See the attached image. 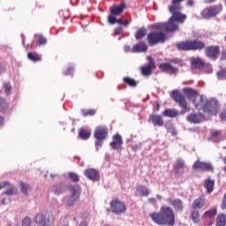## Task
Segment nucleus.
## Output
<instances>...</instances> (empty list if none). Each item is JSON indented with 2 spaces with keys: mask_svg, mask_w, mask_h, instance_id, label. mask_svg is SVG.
Wrapping results in <instances>:
<instances>
[{
  "mask_svg": "<svg viewBox=\"0 0 226 226\" xmlns=\"http://www.w3.org/2000/svg\"><path fill=\"white\" fill-rule=\"evenodd\" d=\"M176 47L177 50H183L185 52H188L190 50H204L205 49V56L209 59H214L216 61L218 57H220V46L218 45H211L206 47V42L198 40H186L184 41L177 42Z\"/></svg>",
  "mask_w": 226,
  "mask_h": 226,
  "instance_id": "obj_1",
  "label": "nucleus"
},
{
  "mask_svg": "<svg viewBox=\"0 0 226 226\" xmlns=\"http://www.w3.org/2000/svg\"><path fill=\"white\" fill-rule=\"evenodd\" d=\"M168 10L172 16L164 22V29L166 33H174L179 29L177 24H183L186 20V14L181 13V5H176V4L170 5Z\"/></svg>",
  "mask_w": 226,
  "mask_h": 226,
  "instance_id": "obj_2",
  "label": "nucleus"
},
{
  "mask_svg": "<svg viewBox=\"0 0 226 226\" xmlns=\"http://www.w3.org/2000/svg\"><path fill=\"white\" fill-rule=\"evenodd\" d=\"M149 216L157 225L174 226L176 224V215L170 207L162 206L159 212H154Z\"/></svg>",
  "mask_w": 226,
  "mask_h": 226,
  "instance_id": "obj_3",
  "label": "nucleus"
},
{
  "mask_svg": "<svg viewBox=\"0 0 226 226\" xmlns=\"http://www.w3.org/2000/svg\"><path fill=\"white\" fill-rule=\"evenodd\" d=\"M193 103L198 110H203L205 114H208L209 116H216L218 110H220L217 101H207L202 96L196 97Z\"/></svg>",
  "mask_w": 226,
  "mask_h": 226,
  "instance_id": "obj_4",
  "label": "nucleus"
},
{
  "mask_svg": "<svg viewBox=\"0 0 226 226\" xmlns=\"http://www.w3.org/2000/svg\"><path fill=\"white\" fill-rule=\"evenodd\" d=\"M38 226H54V214L52 212L37 213L34 218Z\"/></svg>",
  "mask_w": 226,
  "mask_h": 226,
  "instance_id": "obj_5",
  "label": "nucleus"
},
{
  "mask_svg": "<svg viewBox=\"0 0 226 226\" xmlns=\"http://www.w3.org/2000/svg\"><path fill=\"white\" fill-rule=\"evenodd\" d=\"M147 40L148 45L154 47V45H158V43H165L167 35L163 32L154 31L147 34Z\"/></svg>",
  "mask_w": 226,
  "mask_h": 226,
  "instance_id": "obj_6",
  "label": "nucleus"
},
{
  "mask_svg": "<svg viewBox=\"0 0 226 226\" xmlns=\"http://www.w3.org/2000/svg\"><path fill=\"white\" fill-rule=\"evenodd\" d=\"M109 135V128L105 125L97 126L94 132V137L95 139V146L102 147L103 146V140L107 139Z\"/></svg>",
  "mask_w": 226,
  "mask_h": 226,
  "instance_id": "obj_7",
  "label": "nucleus"
},
{
  "mask_svg": "<svg viewBox=\"0 0 226 226\" xmlns=\"http://www.w3.org/2000/svg\"><path fill=\"white\" fill-rule=\"evenodd\" d=\"M69 190L71 195L67 199L66 204L72 207V206H75V202L79 201V199H80V193L82 192V190L79 185H71Z\"/></svg>",
  "mask_w": 226,
  "mask_h": 226,
  "instance_id": "obj_8",
  "label": "nucleus"
},
{
  "mask_svg": "<svg viewBox=\"0 0 226 226\" xmlns=\"http://www.w3.org/2000/svg\"><path fill=\"white\" fill-rule=\"evenodd\" d=\"M171 96L174 102L178 103L180 109H182L183 112H190V108H188V102H186V98L179 90H174L171 94Z\"/></svg>",
  "mask_w": 226,
  "mask_h": 226,
  "instance_id": "obj_9",
  "label": "nucleus"
},
{
  "mask_svg": "<svg viewBox=\"0 0 226 226\" xmlns=\"http://www.w3.org/2000/svg\"><path fill=\"white\" fill-rule=\"evenodd\" d=\"M110 209L115 215H121L126 212V205L119 199H114L110 201Z\"/></svg>",
  "mask_w": 226,
  "mask_h": 226,
  "instance_id": "obj_10",
  "label": "nucleus"
},
{
  "mask_svg": "<svg viewBox=\"0 0 226 226\" xmlns=\"http://www.w3.org/2000/svg\"><path fill=\"white\" fill-rule=\"evenodd\" d=\"M147 61H148L147 65H144L140 68L144 77H149V75L153 73V70H156V64L152 56H147Z\"/></svg>",
  "mask_w": 226,
  "mask_h": 226,
  "instance_id": "obj_11",
  "label": "nucleus"
},
{
  "mask_svg": "<svg viewBox=\"0 0 226 226\" xmlns=\"http://www.w3.org/2000/svg\"><path fill=\"white\" fill-rule=\"evenodd\" d=\"M192 169L194 170H202V172H213L215 170L213 164L200 161H196L192 165Z\"/></svg>",
  "mask_w": 226,
  "mask_h": 226,
  "instance_id": "obj_12",
  "label": "nucleus"
},
{
  "mask_svg": "<svg viewBox=\"0 0 226 226\" xmlns=\"http://www.w3.org/2000/svg\"><path fill=\"white\" fill-rule=\"evenodd\" d=\"M220 11H222V6L207 7L202 11V17L211 19V17H216Z\"/></svg>",
  "mask_w": 226,
  "mask_h": 226,
  "instance_id": "obj_13",
  "label": "nucleus"
},
{
  "mask_svg": "<svg viewBox=\"0 0 226 226\" xmlns=\"http://www.w3.org/2000/svg\"><path fill=\"white\" fill-rule=\"evenodd\" d=\"M167 202H169L175 209L176 213H183L185 209V203L183 202V200L181 199H170L169 198L167 200Z\"/></svg>",
  "mask_w": 226,
  "mask_h": 226,
  "instance_id": "obj_14",
  "label": "nucleus"
},
{
  "mask_svg": "<svg viewBox=\"0 0 226 226\" xmlns=\"http://www.w3.org/2000/svg\"><path fill=\"white\" fill-rule=\"evenodd\" d=\"M126 8V4L124 3H121L119 5H113L109 7L110 15L109 17H119L124 9Z\"/></svg>",
  "mask_w": 226,
  "mask_h": 226,
  "instance_id": "obj_15",
  "label": "nucleus"
},
{
  "mask_svg": "<svg viewBox=\"0 0 226 226\" xmlns=\"http://www.w3.org/2000/svg\"><path fill=\"white\" fill-rule=\"evenodd\" d=\"M110 147L114 149L115 151H117L119 149H123V138L119 134H116L113 136L112 142L109 143Z\"/></svg>",
  "mask_w": 226,
  "mask_h": 226,
  "instance_id": "obj_16",
  "label": "nucleus"
},
{
  "mask_svg": "<svg viewBox=\"0 0 226 226\" xmlns=\"http://www.w3.org/2000/svg\"><path fill=\"white\" fill-rule=\"evenodd\" d=\"M159 70L162 72H169L170 73L176 75L177 72H179V69L177 67H175L170 63H162L159 64Z\"/></svg>",
  "mask_w": 226,
  "mask_h": 226,
  "instance_id": "obj_17",
  "label": "nucleus"
},
{
  "mask_svg": "<svg viewBox=\"0 0 226 226\" xmlns=\"http://www.w3.org/2000/svg\"><path fill=\"white\" fill-rule=\"evenodd\" d=\"M85 176L92 181H98L100 179V173L95 169H87L85 170Z\"/></svg>",
  "mask_w": 226,
  "mask_h": 226,
  "instance_id": "obj_18",
  "label": "nucleus"
},
{
  "mask_svg": "<svg viewBox=\"0 0 226 226\" xmlns=\"http://www.w3.org/2000/svg\"><path fill=\"white\" fill-rule=\"evenodd\" d=\"M191 64L196 70H200V68H204V66H206V62H204V60H202V58H200L199 56L192 57L191 58Z\"/></svg>",
  "mask_w": 226,
  "mask_h": 226,
  "instance_id": "obj_19",
  "label": "nucleus"
},
{
  "mask_svg": "<svg viewBox=\"0 0 226 226\" xmlns=\"http://www.w3.org/2000/svg\"><path fill=\"white\" fill-rule=\"evenodd\" d=\"M206 206V199L200 197L192 201V208L194 210L202 209Z\"/></svg>",
  "mask_w": 226,
  "mask_h": 226,
  "instance_id": "obj_20",
  "label": "nucleus"
},
{
  "mask_svg": "<svg viewBox=\"0 0 226 226\" xmlns=\"http://www.w3.org/2000/svg\"><path fill=\"white\" fill-rule=\"evenodd\" d=\"M149 121L154 126H163V118L160 115H150Z\"/></svg>",
  "mask_w": 226,
  "mask_h": 226,
  "instance_id": "obj_21",
  "label": "nucleus"
},
{
  "mask_svg": "<svg viewBox=\"0 0 226 226\" xmlns=\"http://www.w3.org/2000/svg\"><path fill=\"white\" fill-rule=\"evenodd\" d=\"M185 167H186L185 160L182 158H177L175 162V164L173 165L175 174H179V170L185 169Z\"/></svg>",
  "mask_w": 226,
  "mask_h": 226,
  "instance_id": "obj_22",
  "label": "nucleus"
},
{
  "mask_svg": "<svg viewBox=\"0 0 226 226\" xmlns=\"http://www.w3.org/2000/svg\"><path fill=\"white\" fill-rule=\"evenodd\" d=\"M132 52L140 53L147 52V44L144 41L138 42L132 47Z\"/></svg>",
  "mask_w": 226,
  "mask_h": 226,
  "instance_id": "obj_23",
  "label": "nucleus"
},
{
  "mask_svg": "<svg viewBox=\"0 0 226 226\" xmlns=\"http://www.w3.org/2000/svg\"><path fill=\"white\" fill-rule=\"evenodd\" d=\"M108 22L109 23V24H112V25H114V24H119L120 26H128V24H130V22H128V20H124L123 19H116V17H114V16H109L108 17Z\"/></svg>",
  "mask_w": 226,
  "mask_h": 226,
  "instance_id": "obj_24",
  "label": "nucleus"
},
{
  "mask_svg": "<svg viewBox=\"0 0 226 226\" xmlns=\"http://www.w3.org/2000/svg\"><path fill=\"white\" fill-rule=\"evenodd\" d=\"M187 121H189V123H193L194 124H199V123H202V116L192 113L187 116Z\"/></svg>",
  "mask_w": 226,
  "mask_h": 226,
  "instance_id": "obj_25",
  "label": "nucleus"
},
{
  "mask_svg": "<svg viewBox=\"0 0 226 226\" xmlns=\"http://www.w3.org/2000/svg\"><path fill=\"white\" fill-rule=\"evenodd\" d=\"M204 187L207 190V193H213V190L215 189V180L208 177L204 181Z\"/></svg>",
  "mask_w": 226,
  "mask_h": 226,
  "instance_id": "obj_26",
  "label": "nucleus"
},
{
  "mask_svg": "<svg viewBox=\"0 0 226 226\" xmlns=\"http://www.w3.org/2000/svg\"><path fill=\"white\" fill-rule=\"evenodd\" d=\"M164 117H177L179 116V112L177 109H165L162 114Z\"/></svg>",
  "mask_w": 226,
  "mask_h": 226,
  "instance_id": "obj_27",
  "label": "nucleus"
},
{
  "mask_svg": "<svg viewBox=\"0 0 226 226\" xmlns=\"http://www.w3.org/2000/svg\"><path fill=\"white\" fill-rule=\"evenodd\" d=\"M79 136L83 140H87V139H89V137H91V131H89L87 129L81 128V129H79Z\"/></svg>",
  "mask_w": 226,
  "mask_h": 226,
  "instance_id": "obj_28",
  "label": "nucleus"
},
{
  "mask_svg": "<svg viewBox=\"0 0 226 226\" xmlns=\"http://www.w3.org/2000/svg\"><path fill=\"white\" fill-rule=\"evenodd\" d=\"M184 94L189 99L195 98V96H197V94H199L197 90H195L193 88H184Z\"/></svg>",
  "mask_w": 226,
  "mask_h": 226,
  "instance_id": "obj_29",
  "label": "nucleus"
},
{
  "mask_svg": "<svg viewBox=\"0 0 226 226\" xmlns=\"http://www.w3.org/2000/svg\"><path fill=\"white\" fill-rule=\"evenodd\" d=\"M28 59L33 61L34 63H38V61H41V56L36 52H29L27 54Z\"/></svg>",
  "mask_w": 226,
  "mask_h": 226,
  "instance_id": "obj_30",
  "label": "nucleus"
},
{
  "mask_svg": "<svg viewBox=\"0 0 226 226\" xmlns=\"http://www.w3.org/2000/svg\"><path fill=\"white\" fill-rule=\"evenodd\" d=\"M191 218L193 223H200V214L199 213V210L192 209L191 211Z\"/></svg>",
  "mask_w": 226,
  "mask_h": 226,
  "instance_id": "obj_31",
  "label": "nucleus"
},
{
  "mask_svg": "<svg viewBox=\"0 0 226 226\" xmlns=\"http://www.w3.org/2000/svg\"><path fill=\"white\" fill-rule=\"evenodd\" d=\"M65 190H66V188L64 187V185H63L61 184H57L53 186V192H54L55 195H61V193H64Z\"/></svg>",
  "mask_w": 226,
  "mask_h": 226,
  "instance_id": "obj_32",
  "label": "nucleus"
},
{
  "mask_svg": "<svg viewBox=\"0 0 226 226\" xmlns=\"http://www.w3.org/2000/svg\"><path fill=\"white\" fill-rule=\"evenodd\" d=\"M226 225V216L225 214H220L216 217L215 226H225Z\"/></svg>",
  "mask_w": 226,
  "mask_h": 226,
  "instance_id": "obj_33",
  "label": "nucleus"
},
{
  "mask_svg": "<svg viewBox=\"0 0 226 226\" xmlns=\"http://www.w3.org/2000/svg\"><path fill=\"white\" fill-rule=\"evenodd\" d=\"M217 213H218V210L216 209V207H213L204 212L203 216H205V218H215Z\"/></svg>",
  "mask_w": 226,
  "mask_h": 226,
  "instance_id": "obj_34",
  "label": "nucleus"
},
{
  "mask_svg": "<svg viewBox=\"0 0 226 226\" xmlns=\"http://www.w3.org/2000/svg\"><path fill=\"white\" fill-rule=\"evenodd\" d=\"M146 34H147V29H146V27H141L135 33V38L136 40H142Z\"/></svg>",
  "mask_w": 226,
  "mask_h": 226,
  "instance_id": "obj_35",
  "label": "nucleus"
},
{
  "mask_svg": "<svg viewBox=\"0 0 226 226\" xmlns=\"http://www.w3.org/2000/svg\"><path fill=\"white\" fill-rule=\"evenodd\" d=\"M220 137H222V131H212L211 140L213 142H220Z\"/></svg>",
  "mask_w": 226,
  "mask_h": 226,
  "instance_id": "obj_36",
  "label": "nucleus"
},
{
  "mask_svg": "<svg viewBox=\"0 0 226 226\" xmlns=\"http://www.w3.org/2000/svg\"><path fill=\"white\" fill-rule=\"evenodd\" d=\"M124 84H127V86H130V87H137V80L130 78V77H124Z\"/></svg>",
  "mask_w": 226,
  "mask_h": 226,
  "instance_id": "obj_37",
  "label": "nucleus"
},
{
  "mask_svg": "<svg viewBox=\"0 0 226 226\" xmlns=\"http://www.w3.org/2000/svg\"><path fill=\"white\" fill-rule=\"evenodd\" d=\"M19 185L21 186V192L22 193H25L26 196L28 195L27 192H31V185L28 184H26L22 181L19 182Z\"/></svg>",
  "mask_w": 226,
  "mask_h": 226,
  "instance_id": "obj_38",
  "label": "nucleus"
},
{
  "mask_svg": "<svg viewBox=\"0 0 226 226\" xmlns=\"http://www.w3.org/2000/svg\"><path fill=\"white\" fill-rule=\"evenodd\" d=\"M139 193H141V197H149V189L144 185H140L138 188Z\"/></svg>",
  "mask_w": 226,
  "mask_h": 226,
  "instance_id": "obj_39",
  "label": "nucleus"
},
{
  "mask_svg": "<svg viewBox=\"0 0 226 226\" xmlns=\"http://www.w3.org/2000/svg\"><path fill=\"white\" fill-rule=\"evenodd\" d=\"M81 114L84 117H87V116H94L96 114V109H82Z\"/></svg>",
  "mask_w": 226,
  "mask_h": 226,
  "instance_id": "obj_40",
  "label": "nucleus"
},
{
  "mask_svg": "<svg viewBox=\"0 0 226 226\" xmlns=\"http://www.w3.org/2000/svg\"><path fill=\"white\" fill-rule=\"evenodd\" d=\"M6 109H8V102H6L4 98L0 97V112H4Z\"/></svg>",
  "mask_w": 226,
  "mask_h": 226,
  "instance_id": "obj_41",
  "label": "nucleus"
},
{
  "mask_svg": "<svg viewBox=\"0 0 226 226\" xmlns=\"http://www.w3.org/2000/svg\"><path fill=\"white\" fill-rule=\"evenodd\" d=\"M153 29L157 31H165V22L163 23H155L152 26Z\"/></svg>",
  "mask_w": 226,
  "mask_h": 226,
  "instance_id": "obj_42",
  "label": "nucleus"
},
{
  "mask_svg": "<svg viewBox=\"0 0 226 226\" xmlns=\"http://www.w3.org/2000/svg\"><path fill=\"white\" fill-rule=\"evenodd\" d=\"M37 41L39 45H47V37L43 36L42 34H40L38 36Z\"/></svg>",
  "mask_w": 226,
  "mask_h": 226,
  "instance_id": "obj_43",
  "label": "nucleus"
},
{
  "mask_svg": "<svg viewBox=\"0 0 226 226\" xmlns=\"http://www.w3.org/2000/svg\"><path fill=\"white\" fill-rule=\"evenodd\" d=\"M69 177L73 181V183H79L80 180V178H79V175L73 172L69 173Z\"/></svg>",
  "mask_w": 226,
  "mask_h": 226,
  "instance_id": "obj_44",
  "label": "nucleus"
},
{
  "mask_svg": "<svg viewBox=\"0 0 226 226\" xmlns=\"http://www.w3.org/2000/svg\"><path fill=\"white\" fill-rule=\"evenodd\" d=\"M5 195H15L17 193V188L14 186L10 187L6 190V192H4Z\"/></svg>",
  "mask_w": 226,
  "mask_h": 226,
  "instance_id": "obj_45",
  "label": "nucleus"
},
{
  "mask_svg": "<svg viewBox=\"0 0 226 226\" xmlns=\"http://www.w3.org/2000/svg\"><path fill=\"white\" fill-rule=\"evenodd\" d=\"M22 226H32L31 225V218L29 216H26L22 220Z\"/></svg>",
  "mask_w": 226,
  "mask_h": 226,
  "instance_id": "obj_46",
  "label": "nucleus"
},
{
  "mask_svg": "<svg viewBox=\"0 0 226 226\" xmlns=\"http://www.w3.org/2000/svg\"><path fill=\"white\" fill-rule=\"evenodd\" d=\"M73 72H74L73 66H69V67L65 70V72H64V75H65V76L73 75Z\"/></svg>",
  "mask_w": 226,
  "mask_h": 226,
  "instance_id": "obj_47",
  "label": "nucleus"
},
{
  "mask_svg": "<svg viewBox=\"0 0 226 226\" xmlns=\"http://www.w3.org/2000/svg\"><path fill=\"white\" fill-rule=\"evenodd\" d=\"M4 87L5 90V93H10V91H11V85H10V83H4Z\"/></svg>",
  "mask_w": 226,
  "mask_h": 226,
  "instance_id": "obj_48",
  "label": "nucleus"
},
{
  "mask_svg": "<svg viewBox=\"0 0 226 226\" xmlns=\"http://www.w3.org/2000/svg\"><path fill=\"white\" fill-rule=\"evenodd\" d=\"M218 77H226V69H222L218 73H217Z\"/></svg>",
  "mask_w": 226,
  "mask_h": 226,
  "instance_id": "obj_49",
  "label": "nucleus"
},
{
  "mask_svg": "<svg viewBox=\"0 0 226 226\" xmlns=\"http://www.w3.org/2000/svg\"><path fill=\"white\" fill-rule=\"evenodd\" d=\"M6 186H10L9 182H2L0 183V190H3V188H6Z\"/></svg>",
  "mask_w": 226,
  "mask_h": 226,
  "instance_id": "obj_50",
  "label": "nucleus"
},
{
  "mask_svg": "<svg viewBox=\"0 0 226 226\" xmlns=\"http://www.w3.org/2000/svg\"><path fill=\"white\" fill-rule=\"evenodd\" d=\"M183 1H185V0H172L171 3H172V4L181 6V3H183Z\"/></svg>",
  "mask_w": 226,
  "mask_h": 226,
  "instance_id": "obj_51",
  "label": "nucleus"
},
{
  "mask_svg": "<svg viewBox=\"0 0 226 226\" xmlns=\"http://www.w3.org/2000/svg\"><path fill=\"white\" fill-rule=\"evenodd\" d=\"M220 118L222 119V121H226V109L221 113Z\"/></svg>",
  "mask_w": 226,
  "mask_h": 226,
  "instance_id": "obj_52",
  "label": "nucleus"
},
{
  "mask_svg": "<svg viewBox=\"0 0 226 226\" xmlns=\"http://www.w3.org/2000/svg\"><path fill=\"white\" fill-rule=\"evenodd\" d=\"M148 202H150V204H156V199L150 198V199H148Z\"/></svg>",
  "mask_w": 226,
  "mask_h": 226,
  "instance_id": "obj_53",
  "label": "nucleus"
},
{
  "mask_svg": "<svg viewBox=\"0 0 226 226\" xmlns=\"http://www.w3.org/2000/svg\"><path fill=\"white\" fill-rule=\"evenodd\" d=\"M115 32L117 33V34H119V33H123V28L122 27H117L115 29Z\"/></svg>",
  "mask_w": 226,
  "mask_h": 226,
  "instance_id": "obj_54",
  "label": "nucleus"
},
{
  "mask_svg": "<svg viewBox=\"0 0 226 226\" xmlns=\"http://www.w3.org/2000/svg\"><path fill=\"white\" fill-rule=\"evenodd\" d=\"M186 4L187 6H193V0H188Z\"/></svg>",
  "mask_w": 226,
  "mask_h": 226,
  "instance_id": "obj_55",
  "label": "nucleus"
},
{
  "mask_svg": "<svg viewBox=\"0 0 226 226\" xmlns=\"http://www.w3.org/2000/svg\"><path fill=\"white\" fill-rule=\"evenodd\" d=\"M4 124V118L0 116V126H3Z\"/></svg>",
  "mask_w": 226,
  "mask_h": 226,
  "instance_id": "obj_56",
  "label": "nucleus"
},
{
  "mask_svg": "<svg viewBox=\"0 0 226 226\" xmlns=\"http://www.w3.org/2000/svg\"><path fill=\"white\" fill-rule=\"evenodd\" d=\"M221 59H222L223 61H225V59H226V52H222V53Z\"/></svg>",
  "mask_w": 226,
  "mask_h": 226,
  "instance_id": "obj_57",
  "label": "nucleus"
},
{
  "mask_svg": "<svg viewBox=\"0 0 226 226\" xmlns=\"http://www.w3.org/2000/svg\"><path fill=\"white\" fill-rule=\"evenodd\" d=\"M79 226H87V222H81L79 223Z\"/></svg>",
  "mask_w": 226,
  "mask_h": 226,
  "instance_id": "obj_58",
  "label": "nucleus"
},
{
  "mask_svg": "<svg viewBox=\"0 0 226 226\" xmlns=\"http://www.w3.org/2000/svg\"><path fill=\"white\" fill-rule=\"evenodd\" d=\"M207 225V226H211V225H213V222H208V223Z\"/></svg>",
  "mask_w": 226,
  "mask_h": 226,
  "instance_id": "obj_59",
  "label": "nucleus"
},
{
  "mask_svg": "<svg viewBox=\"0 0 226 226\" xmlns=\"http://www.w3.org/2000/svg\"><path fill=\"white\" fill-rule=\"evenodd\" d=\"M50 177H51L52 178H54V177H56V175L51 174Z\"/></svg>",
  "mask_w": 226,
  "mask_h": 226,
  "instance_id": "obj_60",
  "label": "nucleus"
},
{
  "mask_svg": "<svg viewBox=\"0 0 226 226\" xmlns=\"http://www.w3.org/2000/svg\"><path fill=\"white\" fill-rule=\"evenodd\" d=\"M171 63H177L175 59L171 60Z\"/></svg>",
  "mask_w": 226,
  "mask_h": 226,
  "instance_id": "obj_61",
  "label": "nucleus"
},
{
  "mask_svg": "<svg viewBox=\"0 0 226 226\" xmlns=\"http://www.w3.org/2000/svg\"><path fill=\"white\" fill-rule=\"evenodd\" d=\"M157 110H160V104L157 105Z\"/></svg>",
  "mask_w": 226,
  "mask_h": 226,
  "instance_id": "obj_62",
  "label": "nucleus"
},
{
  "mask_svg": "<svg viewBox=\"0 0 226 226\" xmlns=\"http://www.w3.org/2000/svg\"><path fill=\"white\" fill-rule=\"evenodd\" d=\"M4 202H5V200H2V204H4Z\"/></svg>",
  "mask_w": 226,
  "mask_h": 226,
  "instance_id": "obj_63",
  "label": "nucleus"
},
{
  "mask_svg": "<svg viewBox=\"0 0 226 226\" xmlns=\"http://www.w3.org/2000/svg\"><path fill=\"white\" fill-rule=\"evenodd\" d=\"M210 1H212V2H213V1H215V0H210Z\"/></svg>",
  "mask_w": 226,
  "mask_h": 226,
  "instance_id": "obj_64",
  "label": "nucleus"
}]
</instances>
